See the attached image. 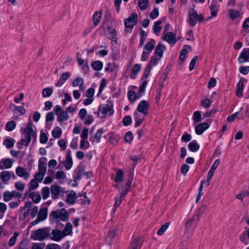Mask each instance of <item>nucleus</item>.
Instances as JSON below:
<instances>
[{"label":"nucleus","instance_id":"7ed1b4c3","mask_svg":"<svg viewBox=\"0 0 249 249\" xmlns=\"http://www.w3.org/2000/svg\"><path fill=\"white\" fill-rule=\"evenodd\" d=\"M156 45V42L154 39H149L144 45L142 53L141 56L142 61H146Z\"/></svg>","mask_w":249,"mask_h":249},{"label":"nucleus","instance_id":"c03bdc74","mask_svg":"<svg viewBox=\"0 0 249 249\" xmlns=\"http://www.w3.org/2000/svg\"><path fill=\"white\" fill-rule=\"evenodd\" d=\"M47 217V210L46 208H42L38 212L37 217L42 221L46 219Z\"/></svg>","mask_w":249,"mask_h":249},{"label":"nucleus","instance_id":"79ce46f5","mask_svg":"<svg viewBox=\"0 0 249 249\" xmlns=\"http://www.w3.org/2000/svg\"><path fill=\"white\" fill-rule=\"evenodd\" d=\"M72 224L71 223L68 222L66 224L64 230L62 231L64 235V236L65 237L68 235H70L72 232Z\"/></svg>","mask_w":249,"mask_h":249},{"label":"nucleus","instance_id":"2f4dec72","mask_svg":"<svg viewBox=\"0 0 249 249\" xmlns=\"http://www.w3.org/2000/svg\"><path fill=\"white\" fill-rule=\"evenodd\" d=\"M16 142V141L10 137H6L4 138L3 144L8 149L12 148Z\"/></svg>","mask_w":249,"mask_h":249},{"label":"nucleus","instance_id":"6e6d98bb","mask_svg":"<svg viewBox=\"0 0 249 249\" xmlns=\"http://www.w3.org/2000/svg\"><path fill=\"white\" fill-rule=\"evenodd\" d=\"M81 120L85 124L89 125L93 122L94 119L92 116L88 114L82 119Z\"/></svg>","mask_w":249,"mask_h":249},{"label":"nucleus","instance_id":"aec40b11","mask_svg":"<svg viewBox=\"0 0 249 249\" xmlns=\"http://www.w3.org/2000/svg\"><path fill=\"white\" fill-rule=\"evenodd\" d=\"M14 160L11 159H2L0 160V169H9L13 166Z\"/></svg>","mask_w":249,"mask_h":249},{"label":"nucleus","instance_id":"9d476101","mask_svg":"<svg viewBox=\"0 0 249 249\" xmlns=\"http://www.w3.org/2000/svg\"><path fill=\"white\" fill-rule=\"evenodd\" d=\"M211 10V15L209 16L207 20L209 21L212 19L213 18L217 16V14L219 9V5L217 3V1L215 0H213L210 7Z\"/></svg>","mask_w":249,"mask_h":249},{"label":"nucleus","instance_id":"864d4df0","mask_svg":"<svg viewBox=\"0 0 249 249\" xmlns=\"http://www.w3.org/2000/svg\"><path fill=\"white\" fill-rule=\"evenodd\" d=\"M16 126V123L15 121H11L8 122L5 126V129L8 131H12Z\"/></svg>","mask_w":249,"mask_h":249},{"label":"nucleus","instance_id":"4468645a","mask_svg":"<svg viewBox=\"0 0 249 249\" xmlns=\"http://www.w3.org/2000/svg\"><path fill=\"white\" fill-rule=\"evenodd\" d=\"M195 126V132L197 135H202L204 132L209 128L210 127V124L208 123H202L199 124H197Z\"/></svg>","mask_w":249,"mask_h":249},{"label":"nucleus","instance_id":"393cba45","mask_svg":"<svg viewBox=\"0 0 249 249\" xmlns=\"http://www.w3.org/2000/svg\"><path fill=\"white\" fill-rule=\"evenodd\" d=\"M134 116L135 120V126L138 127L143 121L145 115H143L141 112L136 110L134 113Z\"/></svg>","mask_w":249,"mask_h":249},{"label":"nucleus","instance_id":"4be33fe9","mask_svg":"<svg viewBox=\"0 0 249 249\" xmlns=\"http://www.w3.org/2000/svg\"><path fill=\"white\" fill-rule=\"evenodd\" d=\"M142 94L139 92V91L137 93H136L135 91L133 90H129L127 93L128 99L130 102L133 103L137 100L139 99Z\"/></svg>","mask_w":249,"mask_h":249},{"label":"nucleus","instance_id":"de8ad7c7","mask_svg":"<svg viewBox=\"0 0 249 249\" xmlns=\"http://www.w3.org/2000/svg\"><path fill=\"white\" fill-rule=\"evenodd\" d=\"M51 190L47 186L43 187L41 189V194L42 195V197L44 200L47 199L50 195Z\"/></svg>","mask_w":249,"mask_h":249},{"label":"nucleus","instance_id":"2eb2a0df","mask_svg":"<svg viewBox=\"0 0 249 249\" xmlns=\"http://www.w3.org/2000/svg\"><path fill=\"white\" fill-rule=\"evenodd\" d=\"M155 47L153 55L161 59L163 56V53L166 49L165 46L161 43L159 42Z\"/></svg>","mask_w":249,"mask_h":249},{"label":"nucleus","instance_id":"13d9d810","mask_svg":"<svg viewBox=\"0 0 249 249\" xmlns=\"http://www.w3.org/2000/svg\"><path fill=\"white\" fill-rule=\"evenodd\" d=\"M248 236L247 232L244 231L240 236V241L245 245H248L249 244V238Z\"/></svg>","mask_w":249,"mask_h":249},{"label":"nucleus","instance_id":"8fccbe9b","mask_svg":"<svg viewBox=\"0 0 249 249\" xmlns=\"http://www.w3.org/2000/svg\"><path fill=\"white\" fill-rule=\"evenodd\" d=\"M102 13L101 12H96L94 13L93 18V22L95 26L97 25L99 23L100 21V20L102 18Z\"/></svg>","mask_w":249,"mask_h":249},{"label":"nucleus","instance_id":"f8f14e48","mask_svg":"<svg viewBox=\"0 0 249 249\" xmlns=\"http://www.w3.org/2000/svg\"><path fill=\"white\" fill-rule=\"evenodd\" d=\"M64 237L62 231L57 229L53 230L50 234V238L56 242L60 241Z\"/></svg>","mask_w":249,"mask_h":249},{"label":"nucleus","instance_id":"0e129e2a","mask_svg":"<svg viewBox=\"0 0 249 249\" xmlns=\"http://www.w3.org/2000/svg\"><path fill=\"white\" fill-rule=\"evenodd\" d=\"M188 53V52L187 50L186 49H183L180 53L179 59L181 61L184 62L187 56Z\"/></svg>","mask_w":249,"mask_h":249},{"label":"nucleus","instance_id":"ea45409f","mask_svg":"<svg viewBox=\"0 0 249 249\" xmlns=\"http://www.w3.org/2000/svg\"><path fill=\"white\" fill-rule=\"evenodd\" d=\"M109 32L108 33V38L116 42L117 41V35L116 30L115 29H111L108 27Z\"/></svg>","mask_w":249,"mask_h":249},{"label":"nucleus","instance_id":"f257e3e1","mask_svg":"<svg viewBox=\"0 0 249 249\" xmlns=\"http://www.w3.org/2000/svg\"><path fill=\"white\" fill-rule=\"evenodd\" d=\"M33 125L31 122H28L25 128L22 129V138L18 142L17 145L19 149H22L23 146H28L32 138L34 141L36 140V133L33 128Z\"/></svg>","mask_w":249,"mask_h":249},{"label":"nucleus","instance_id":"c85d7f7f","mask_svg":"<svg viewBox=\"0 0 249 249\" xmlns=\"http://www.w3.org/2000/svg\"><path fill=\"white\" fill-rule=\"evenodd\" d=\"M160 58L152 55L149 62L147 64V70L152 69L154 67L156 66L160 62Z\"/></svg>","mask_w":249,"mask_h":249},{"label":"nucleus","instance_id":"c9c22d12","mask_svg":"<svg viewBox=\"0 0 249 249\" xmlns=\"http://www.w3.org/2000/svg\"><path fill=\"white\" fill-rule=\"evenodd\" d=\"M124 172L122 169H119L117 171L116 176L114 179L116 183L122 182L124 179Z\"/></svg>","mask_w":249,"mask_h":249},{"label":"nucleus","instance_id":"338daca9","mask_svg":"<svg viewBox=\"0 0 249 249\" xmlns=\"http://www.w3.org/2000/svg\"><path fill=\"white\" fill-rule=\"evenodd\" d=\"M245 196H249V191H242L240 194L236 196V197L240 200H243Z\"/></svg>","mask_w":249,"mask_h":249},{"label":"nucleus","instance_id":"a211bd4d","mask_svg":"<svg viewBox=\"0 0 249 249\" xmlns=\"http://www.w3.org/2000/svg\"><path fill=\"white\" fill-rule=\"evenodd\" d=\"M77 198L76 193L73 191H71L67 192L65 201L69 205H72L75 203Z\"/></svg>","mask_w":249,"mask_h":249},{"label":"nucleus","instance_id":"9b49d317","mask_svg":"<svg viewBox=\"0 0 249 249\" xmlns=\"http://www.w3.org/2000/svg\"><path fill=\"white\" fill-rule=\"evenodd\" d=\"M149 107V104L146 100L141 101L136 109V110L141 112L143 115H147Z\"/></svg>","mask_w":249,"mask_h":249},{"label":"nucleus","instance_id":"3c124183","mask_svg":"<svg viewBox=\"0 0 249 249\" xmlns=\"http://www.w3.org/2000/svg\"><path fill=\"white\" fill-rule=\"evenodd\" d=\"M19 233L17 232H15L14 235L10 238L8 242V246L12 247L16 244L17 240V238L19 236Z\"/></svg>","mask_w":249,"mask_h":249},{"label":"nucleus","instance_id":"473e14b6","mask_svg":"<svg viewBox=\"0 0 249 249\" xmlns=\"http://www.w3.org/2000/svg\"><path fill=\"white\" fill-rule=\"evenodd\" d=\"M103 132L102 130L99 129L98 130L96 133L95 136H90L89 138V140L92 142H99L101 140V138L102 136V135L103 134Z\"/></svg>","mask_w":249,"mask_h":249},{"label":"nucleus","instance_id":"ddd939ff","mask_svg":"<svg viewBox=\"0 0 249 249\" xmlns=\"http://www.w3.org/2000/svg\"><path fill=\"white\" fill-rule=\"evenodd\" d=\"M25 197H28L32 199L35 203H38L41 199V196L38 192H32L28 191L25 193Z\"/></svg>","mask_w":249,"mask_h":249},{"label":"nucleus","instance_id":"f03ea898","mask_svg":"<svg viewBox=\"0 0 249 249\" xmlns=\"http://www.w3.org/2000/svg\"><path fill=\"white\" fill-rule=\"evenodd\" d=\"M69 219V213L64 208L52 212L49 216V219L53 222H57L60 220L65 222Z\"/></svg>","mask_w":249,"mask_h":249},{"label":"nucleus","instance_id":"bb28decb","mask_svg":"<svg viewBox=\"0 0 249 249\" xmlns=\"http://www.w3.org/2000/svg\"><path fill=\"white\" fill-rule=\"evenodd\" d=\"M84 83V80L82 78L78 77L72 81L71 85L73 87L79 86V89L81 91H84L85 89Z\"/></svg>","mask_w":249,"mask_h":249},{"label":"nucleus","instance_id":"680f3d73","mask_svg":"<svg viewBox=\"0 0 249 249\" xmlns=\"http://www.w3.org/2000/svg\"><path fill=\"white\" fill-rule=\"evenodd\" d=\"M90 146L89 143L86 140L81 139L80 141V148L82 149H87Z\"/></svg>","mask_w":249,"mask_h":249},{"label":"nucleus","instance_id":"a878e982","mask_svg":"<svg viewBox=\"0 0 249 249\" xmlns=\"http://www.w3.org/2000/svg\"><path fill=\"white\" fill-rule=\"evenodd\" d=\"M32 206V203L31 202H26L24 206L23 207L22 211H24V212L22 215H20L19 216V219L20 220H23L25 217L28 216L29 214L30 213V208Z\"/></svg>","mask_w":249,"mask_h":249},{"label":"nucleus","instance_id":"e433bc0d","mask_svg":"<svg viewBox=\"0 0 249 249\" xmlns=\"http://www.w3.org/2000/svg\"><path fill=\"white\" fill-rule=\"evenodd\" d=\"M14 111L15 115L18 116L22 115L25 113V109L23 106H14Z\"/></svg>","mask_w":249,"mask_h":249},{"label":"nucleus","instance_id":"72a5a7b5","mask_svg":"<svg viewBox=\"0 0 249 249\" xmlns=\"http://www.w3.org/2000/svg\"><path fill=\"white\" fill-rule=\"evenodd\" d=\"M193 126L198 124L202 120L201 112L200 111H195L193 115Z\"/></svg>","mask_w":249,"mask_h":249},{"label":"nucleus","instance_id":"39448f33","mask_svg":"<svg viewBox=\"0 0 249 249\" xmlns=\"http://www.w3.org/2000/svg\"><path fill=\"white\" fill-rule=\"evenodd\" d=\"M130 186L131 183L129 181L126 182L125 188L123 190L120 194L117 195L115 202L114 205V208H113V211L115 212L116 209L120 205L122 201L124 199L125 196L129 191Z\"/></svg>","mask_w":249,"mask_h":249},{"label":"nucleus","instance_id":"603ef678","mask_svg":"<svg viewBox=\"0 0 249 249\" xmlns=\"http://www.w3.org/2000/svg\"><path fill=\"white\" fill-rule=\"evenodd\" d=\"M149 0H138V4L141 10H145L148 4Z\"/></svg>","mask_w":249,"mask_h":249},{"label":"nucleus","instance_id":"5fc2aeb1","mask_svg":"<svg viewBox=\"0 0 249 249\" xmlns=\"http://www.w3.org/2000/svg\"><path fill=\"white\" fill-rule=\"evenodd\" d=\"M38 181L34 178L32 179L30 182V186H29V190L31 191V190H34L37 189L39 186Z\"/></svg>","mask_w":249,"mask_h":249},{"label":"nucleus","instance_id":"dca6fc26","mask_svg":"<svg viewBox=\"0 0 249 249\" xmlns=\"http://www.w3.org/2000/svg\"><path fill=\"white\" fill-rule=\"evenodd\" d=\"M65 169L69 170L71 168L73 165V160L71 156V152L68 150L66 155L65 160L63 161Z\"/></svg>","mask_w":249,"mask_h":249},{"label":"nucleus","instance_id":"20e7f679","mask_svg":"<svg viewBox=\"0 0 249 249\" xmlns=\"http://www.w3.org/2000/svg\"><path fill=\"white\" fill-rule=\"evenodd\" d=\"M138 15L136 12H133L131 16L124 21L125 31L128 33H131L134 26L137 24Z\"/></svg>","mask_w":249,"mask_h":249},{"label":"nucleus","instance_id":"f704fd0d","mask_svg":"<svg viewBox=\"0 0 249 249\" xmlns=\"http://www.w3.org/2000/svg\"><path fill=\"white\" fill-rule=\"evenodd\" d=\"M242 35L245 36L246 33L249 32V18L245 19L242 24Z\"/></svg>","mask_w":249,"mask_h":249},{"label":"nucleus","instance_id":"4d7b16f0","mask_svg":"<svg viewBox=\"0 0 249 249\" xmlns=\"http://www.w3.org/2000/svg\"><path fill=\"white\" fill-rule=\"evenodd\" d=\"M15 188L18 191L22 192L24 191L25 188V185L24 183L21 181H17L15 183Z\"/></svg>","mask_w":249,"mask_h":249},{"label":"nucleus","instance_id":"49530a36","mask_svg":"<svg viewBox=\"0 0 249 249\" xmlns=\"http://www.w3.org/2000/svg\"><path fill=\"white\" fill-rule=\"evenodd\" d=\"M58 115L57 120L59 122L66 121L69 118V115L66 111H62Z\"/></svg>","mask_w":249,"mask_h":249},{"label":"nucleus","instance_id":"774afa93","mask_svg":"<svg viewBox=\"0 0 249 249\" xmlns=\"http://www.w3.org/2000/svg\"><path fill=\"white\" fill-rule=\"evenodd\" d=\"M29 245L26 240L21 241L18 245V249H29Z\"/></svg>","mask_w":249,"mask_h":249},{"label":"nucleus","instance_id":"4c0bfd02","mask_svg":"<svg viewBox=\"0 0 249 249\" xmlns=\"http://www.w3.org/2000/svg\"><path fill=\"white\" fill-rule=\"evenodd\" d=\"M62 134V129L59 127H55L52 131V134L53 137L55 139L59 138Z\"/></svg>","mask_w":249,"mask_h":249},{"label":"nucleus","instance_id":"f3484780","mask_svg":"<svg viewBox=\"0 0 249 249\" xmlns=\"http://www.w3.org/2000/svg\"><path fill=\"white\" fill-rule=\"evenodd\" d=\"M189 18L188 20L189 25L191 26H194L196 25L197 20L198 14L196 10L192 9L189 12Z\"/></svg>","mask_w":249,"mask_h":249},{"label":"nucleus","instance_id":"58836bf2","mask_svg":"<svg viewBox=\"0 0 249 249\" xmlns=\"http://www.w3.org/2000/svg\"><path fill=\"white\" fill-rule=\"evenodd\" d=\"M0 178L4 183H6L10 179V173L7 171H2L0 173Z\"/></svg>","mask_w":249,"mask_h":249},{"label":"nucleus","instance_id":"a18cd8bd","mask_svg":"<svg viewBox=\"0 0 249 249\" xmlns=\"http://www.w3.org/2000/svg\"><path fill=\"white\" fill-rule=\"evenodd\" d=\"M91 67L95 71H100L103 68V64L100 61H95L92 63Z\"/></svg>","mask_w":249,"mask_h":249},{"label":"nucleus","instance_id":"b1692460","mask_svg":"<svg viewBox=\"0 0 249 249\" xmlns=\"http://www.w3.org/2000/svg\"><path fill=\"white\" fill-rule=\"evenodd\" d=\"M241 16L242 13L239 11L234 9H229L227 11V17L232 20L237 19Z\"/></svg>","mask_w":249,"mask_h":249},{"label":"nucleus","instance_id":"5701e85b","mask_svg":"<svg viewBox=\"0 0 249 249\" xmlns=\"http://www.w3.org/2000/svg\"><path fill=\"white\" fill-rule=\"evenodd\" d=\"M47 159L45 157H41L38 160V171L46 173Z\"/></svg>","mask_w":249,"mask_h":249},{"label":"nucleus","instance_id":"bf43d9fd","mask_svg":"<svg viewBox=\"0 0 249 249\" xmlns=\"http://www.w3.org/2000/svg\"><path fill=\"white\" fill-rule=\"evenodd\" d=\"M46 173L38 171L35 174L34 178L41 182L44 178Z\"/></svg>","mask_w":249,"mask_h":249},{"label":"nucleus","instance_id":"cd10ccee","mask_svg":"<svg viewBox=\"0 0 249 249\" xmlns=\"http://www.w3.org/2000/svg\"><path fill=\"white\" fill-rule=\"evenodd\" d=\"M164 39L170 44H174L177 41L176 38V35L171 32L167 33L164 36Z\"/></svg>","mask_w":249,"mask_h":249},{"label":"nucleus","instance_id":"6e6552de","mask_svg":"<svg viewBox=\"0 0 249 249\" xmlns=\"http://www.w3.org/2000/svg\"><path fill=\"white\" fill-rule=\"evenodd\" d=\"M51 196L53 199H56L62 196L65 193L64 189L56 185H52L50 188Z\"/></svg>","mask_w":249,"mask_h":249},{"label":"nucleus","instance_id":"69168bd1","mask_svg":"<svg viewBox=\"0 0 249 249\" xmlns=\"http://www.w3.org/2000/svg\"><path fill=\"white\" fill-rule=\"evenodd\" d=\"M67 142L68 141L67 139H61L58 141L57 144L62 150H64L67 148Z\"/></svg>","mask_w":249,"mask_h":249},{"label":"nucleus","instance_id":"1a4fd4ad","mask_svg":"<svg viewBox=\"0 0 249 249\" xmlns=\"http://www.w3.org/2000/svg\"><path fill=\"white\" fill-rule=\"evenodd\" d=\"M22 194L17 191H12L11 192L7 191L3 194V200L5 202H8L12 200L13 197L21 198Z\"/></svg>","mask_w":249,"mask_h":249},{"label":"nucleus","instance_id":"6ab92c4d","mask_svg":"<svg viewBox=\"0 0 249 249\" xmlns=\"http://www.w3.org/2000/svg\"><path fill=\"white\" fill-rule=\"evenodd\" d=\"M16 174L19 177L27 180L30 176V174L26 170L20 166H18L16 169Z\"/></svg>","mask_w":249,"mask_h":249},{"label":"nucleus","instance_id":"37998d69","mask_svg":"<svg viewBox=\"0 0 249 249\" xmlns=\"http://www.w3.org/2000/svg\"><path fill=\"white\" fill-rule=\"evenodd\" d=\"M162 23V20H159L156 21L153 27V30L154 34L158 35L162 29V26H161Z\"/></svg>","mask_w":249,"mask_h":249},{"label":"nucleus","instance_id":"09e8293b","mask_svg":"<svg viewBox=\"0 0 249 249\" xmlns=\"http://www.w3.org/2000/svg\"><path fill=\"white\" fill-rule=\"evenodd\" d=\"M142 243L139 239H134L131 244L129 249H141Z\"/></svg>","mask_w":249,"mask_h":249},{"label":"nucleus","instance_id":"c756f323","mask_svg":"<svg viewBox=\"0 0 249 249\" xmlns=\"http://www.w3.org/2000/svg\"><path fill=\"white\" fill-rule=\"evenodd\" d=\"M141 70V65L140 64H136L133 66L131 73L130 74V78L132 79H135L136 78L137 75Z\"/></svg>","mask_w":249,"mask_h":249},{"label":"nucleus","instance_id":"0eeeda50","mask_svg":"<svg viewBox=\"0 0 249 249\" xmlns=\"http://www.w3.org/2000/svg\"><path fill=\"white\" fill-rule=\"evenodd\" d=\"M112 106L110 103L101 105L97 112V115L99 117L103 118L109 113L112 115L113 112L112 111Z\"/></svg>","mask_w":249,"mask_h":249},{"label":"nucleus","instance_id":"412c9836","mask_svg":"<svg viewBox=\"0 0 249 249\" xmlns=\"http://www.w3.org/2000/svg\"><path fill=\"white\" fill-rule=\"evenodd\" d=\"M238 60L240 63H245L249 61V48H244L240 53Z\"/></svg>","mask_w":249,"mask_h":249},{"label":"nucleus","instance_id":"423d86ee","mask_svg":"<svg viewBox=\"0 0 249 249\" xmlns=\"http://www.w3.org/2000/svg\"><path fill=\"white\" fill-rule=\"evenodd\" d=\"M50 229L46 227L38 229L35 231L34 234L32 235L33 236V238L34 240L42 241L50 236Z\"/></svg>","mask_w":249,"mask_h":249},{"label":"nucleus","instance_id":"7c9ffc66","mask_svg":"<svg viewBox=\"0 0 249 249\" xmlns=\"http://www.w3.org/2000/svg\"><path fill=\"white\" fill-rule=\"evenodd\" d=\"M244 87V79H240L236 85V94L238 97H241L243 95Z\"/></svg>","mask_w":249,"mask_h":249},{"label":"nucleus","instance_id":"052dcab7","mask_svg":"<svg viewBox=\"0 0 249 249\" xmlns=\"http://www.w3.org/2000/svg\"><path fill=\"white\" fill-rule=\"evenodd\" d=\"M42 96L44 97H48L52 95L53 89L50 88L44 89L42 91Z\"/></svg>","mask_w":249,"mask_h":249},{"label":"nucleus","instance_id":"a19ab883","mask_svg":"<svg viewBox=\"0 0 249 249\" xmlns=\"http://www.w3.org/2000/svg\"><path fill=\"white\" fill-rule=\"evenodd\" d=\"M188 148L192 152H195L199 149V145L196 141H193L188 144Z\"/></svg>","mask_w":249,"mask_h":249},{"label":"nucleus","instance_id":"e2e57ef3","mask_svg":"<svg viewBox=\"0 0 249 249\" xmlns=\"http://www.w3.org/2000/svg\"><path fill=\"white\" fill-rule=\"evenodd\" d=\"M169 226L168 223H166L163 225L160 229L158 231L157 234L159 235H162L165 232Z\"/></svg>","mask_w":249,"mask_h":249}]
</instances>
